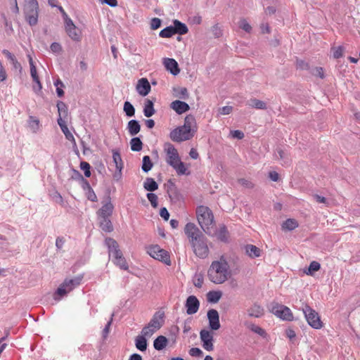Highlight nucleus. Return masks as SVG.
I'll return each instance as SVG.
<instances>
[{
	"label": "nucleus",
	"instance_id": "b1692460",
	"mask_svg": "<svg viewBox=\"0 0 360 360\" xmlns=\"http://www.w3.org/2000/svg\"><path fill=\"white\" fill-rule=\"evenodd\" d=\"M217 235L218 240L221 242L227 243L229 241V231L224 224L220 226L219 229L217 231L212 229V235Z\"/></svg>",
	"mask_w": 360,
	"mask_h": 360
},
{
	"label": "nucleus",
	"instance_id": "603ef678",
	"mask_svg": "<svg viewBox=\"0 0 360 360\" xmlns=\"http://www.w3.org/2000/svg\"><path fill=\"white\" fill-rule=\"evenodd\" d=\"M148 200L150 201L151 206L153 208H157L158 206V196L156 194L150 192L146 194Z\"/></svg>",
	"mask_w": 360,
	"mask_h": 360
},
{
	"label": "nucleus",
	"instance_id": "680f3d73",
	"mask_svg": "<svg viewBox=\"0 0 360 360\" xmlns=\"http://www.w3.org/2000/svg\"><path fill=\"white\" fill-rule=\"evenodd\" d=\"M113 316H114V314H112L110 320L108 321L107 324L105 325V328L103 330L102 333H103V338H105L108 336V333H109L110 327V326L112 324V320H113Z\"/></svg>",
	"mask_w": 360,
	"mask_h": 360
},
{
	"label": "nucleus",
	"instance_id": "f03ea898",
	"mask_svg": "<svg viewBox=\"0 0 360 360\" xmlns=\"http://www.w3.org/2000/svg\"><path fill=\"white\" fill-rule=\"evenodd\" d=\"M229 265L226 261H214L207 271L209 279L214 283L221 284L227 280Z\"/></svg>",
	"mask_w": 360,
	"mask_h": 360
},
{
	"label": "nucleus",
	"instance_id": "79ce46f5",
	"mask_svg": "<svg viewBox=\"0 0 360 360\" xmlns=\"http://www.w3.org/2000/svg\"><path fill=\"white\" fill-rule=\"evenodd\" d=\"M298 226L297 221L294 219H288L282 224V229L292 231Z\"/></svg>",
	"mask_w": 360,
	"mask_h": 360
},
{
	"label": "nucleus",
	"instance_id": "5fc2aeb1",
	"mask_svg": "<svg viewBox=\"0 0 360 360\" xmlns=\"http://www.w3.org/2000/svg\"><path fill=\"white\" fill-rule=\"evenodd\" d=\"M331 50L333 51V57L334 58L338 59V58L342 57V56H343V51H344L343 46H339L337 48L332 47Z\"/></svg>",
	"mask_w": 360,
	"mask_h": 360
},
{
	"label": "nucleus",
	"instance_id": "7ed1b4c3",
	"mask_svg": "<svg viewBox=\"0 0 360 360\" xmlns=\"http://www.w3.org/2000/svg\"><path fill=\"white\" fill-rule=\"evenodd\" d=\"M105 243L108 248L109 255L113 257L114 264L118 266L121 269L127 270L129 266L120 249L117 242L112 238H107L105 240Z\"/></svg>",
	"mask_w": 360,
	"mask_h": 360
},
{
	"label": "nucleus",
	"instance_id": "f704fd0d",
	"mask_svg": "<svg viewBox=\"0 0 360 360\" xmlns=\"http://www.w3.org/2000/svg\"><path fill=\"white\" fill-rule=\"evenodd\" d=\"M143 188L147 191L153 192L158 189V184L154 180V179L151 177H147L143 183Z\"/></svg>",
	"mask_w": 360,
	"mask_h": 360
},
{
	"label": "nucleus",
	"instance_id": "2f4dec72",
	"mask_svg": "<svg viewBox=\"0 0 360 360\" xmlns=\"http://www.w3.org/2000/svg\"><path fill=\"white\" fill-rule=\"evenodd\" d=\"M155 113L154 103L150 99H146L143 107V114L146 117H150Z\"/></svg>",
	"mask_w": 360,
	"mask_h": 360
},
{
	"label": "nucleus",
	"instance_id": "20e7f679",
	"mask_svg": "<svg viewBox=\"0 0 360 360\" xmlns=\"http://www.w3.org/2000/svg\"><path fill=\"white\" fill-rule=\"evenodd\" d=\"M165 312L159 310L156 311L148 325L145 326L142 329L143 333L147 335V337H151L155 332L162 328L165 323Z\"/></svg>",
	"mask_w": 360,
	"mask_h": 360
},
{
	"label": "nucleus",
	"instance_id": "39448f33",
	"mask_svg": "<svg viewBox=\"0 0 360 360\" xmlns=\"http://www.w3.org/2000/svg\"><path fill=\"white\" fill-rule=\"evenodd\" d=\"M269 309L273 314L283 321H290L294 319L290 308L278 302H271Z\"/></svg>",
	"mask_w": 360,
	"mask_h": 360
},
{
	"label": "nucleus",
	"instance_id": "bf43d9fd",
	"mask_svg": "<svg viewBox=\"0 0 360 360\" xmlns=\"http://www.w3.org/2000/svg\"><path fill=\"white\" fill-rule=\"evenodd\" d=\"M85 195H86V198L89 200L94 202L98 201L97 195H96V193L92 188L91 189H89L88 191H86L85 193Z\"/></svg>",
	"mask_w": 360,
	"mask_h": 360
},
{
	"label": "nucleus",
	"instance_id": "2eb2a0df",
	"mask_svg": "<svg viewBox=\"0 0 360 360\" xmlns=\"http://www.w3.org/2000/svg\"><path fill=\"white\" fill-rule=\"evenodd\" d=\"M185 129V134H189L192 138L197 131V124L195 118L193 115H188L184 119V124L181 126Z\"/></svg>",
	"mask_w": 360,
	"mask_h": 360
},
{
	"label": "nucleus",
	"instance_id": "a211bd4d",
	"mask_svg": "<svg viewBox=\"0 0 360 360\" xmlns=\"http://www.w3.org/2000/svg\"><path fill=\"white\" fill-rule=\"evenodd\" d=\"M200 307V302L195 295H190L187 297L185 303L186 313L188 315L195 314Z\"/></svg>",
	"mask_w": 360,
	"mask_h": 360
},
{
	"label": "nucleus",
	"instance_id": "6e6d98bb",
	"mask_svg": "<svg viewBox=\"0 0 360 360\" xmlns=\"http://www.w3.org/2000/svg\"><path fill=\"white\" fill-rule=\"evenodd\" d=\"M239 27L248 33H250L252 30V27L245 18H242L239 21Z\"/></svg>",
	"mask_w": 360,
	"mask_h": 360
},
{
	"label": "nucleus",
	"instance_id": "c756f323",
	"mask_svg": "<svg viewBox=\"0 0 360 360\" xmlns=\"http://www.w3.org/2000/svg\"><path fill=\"white\" fill-rule=\"evenodd\" d=\"M168 344V339L164 335L158 336L153 341V347L158 350H162Z\"/></svg>",
	"mask_w": 360,
	"mask_h": 360
},
{
	"label": "nucleus",
	"instance_id": "6e6552de",
	"mask_svg": "<svg viewBox=\"0 0 360 360\" xmlns=\"http://www.w3.org/2000/svg\"><path fill=\"white\" fill-rule=\"evenodd\" d=\"M82 278V276H78L74 278H65L58 288L56 294L60 297L65 295L68 292L72 290L80 284Z\"/></svg>",
	"mask_w": 360,
	"mask_h": 360
},
{
	"label": "nucleus",
	"instance_id": "8fccbe9b",
	"mask_svg": "<svg viewBox=\"0 0 360 360\" xmlns=\"http://www.w3.org/2000/svg\"><path fill=\"white\" fill-rule=\"evenodd\" d=\"M80 169L84 171L85 177L91 176V166L87 162L82 161L79 165Z\"/></svg>",
	"mask_w": 360,
	"mask_h": 360
},
{
	"label": "nucleus",
	"instance_id": "09e8293b",
	"mask_svg": "<svg viewBox=\"0 0 360 360\" xmlns=\"http://www.w3.org/2000/svg\"><path fill=\"white\" fill-rule=\"evenodd\" d=\"M309 72L316 77H319L321 79H323L325 77L324 70L321 67H315L313 68H310Z\"/></svg>",
	"mask_w": 360,
	"mask_h": 360
},
{
	"label": "nucleus",
	"instance_id": "a18cd8bd",
	"mask_svg": "<svg viewBox=\"0 0 360 360\" xmlns=\"http://www.w3.org/2000/svg\"><path fill=\"white\" fill-rule=\"evenodd\" d=\"M173 35H174V32L172 25L166 27L159 33V36L162 38H169Z\"/></svg>",
	"mask_w": 360,
	"mask_h": 360
},
{
	"label": "nucleus",
	"instance_id": "dca6fc26",
	"mask_svg": "<svg viewBox=\"0 0 360 360\" xmlns=\"http://www.w3.org/2000/svg\"><path fill=\"white\" fill-rule=\"evenodd\" d=\"M200 340L202 342L203 348L207 351H212L214 349L213 345V335L212 333L205 329L201 330L200 332Z\"/></svg>",
	"mask_w": 360,
	"mask_h": 360
},
{
	"label": "nucleus",
	"instance_id": "ddd939ff",
	"mask_svg": "<svg viewBox=\"0 0 360 360\" xmlns=\"http://www.w3.org/2000/svg\"><path fill=\"white\" fill-rule=\"evenodd\" d=\"M165 150L167 153V163L171 167H174L173 165L181 160L177 150L172 143H166Z\"/></svg>",
	"mask_w": 360,
	"mask_h": 360
},
{
	"label": "nucleus",
	"instance_id": "1a4fd4ad",
	"mask_svg": "<svg viewBox=\"0 0 360 360\" xmlns=\"http://www.w3.org/2000/svg\"><path fill=\"white\" fill-rule=\"evenodd\" d=\"M166 186L167 187V193L172 203L180 205L184 201V197L183 194L177 188L172 179H169Z\"/></svg>",
	"mask_w": 360,
	"mask_h": 360
},
{
	"label": "nucleus",
	"instance_id": "a19ab883",
	"mask_svg": "<svg viewBox=\"0 0 360 360\" xmlns=\"http://www.w3.org/2000/svg\"><path fill=\"white\" fill-rule=\"evenodd\" d=\"M153 167V163L151 161L150 156L145 155L142 159L141 169L143 172L148 173Z\"/></svg>",
	"mask_w": 360,
	"mask_h": 360
},
{
	"label": "nucleus",
	"instance_id": "e2e57ef3",
	"mask_svg": "<svg viewBox=\"0 0 360 360\" xmlns=\"http://www.w3.org/2000/svg\"><path fill=\"white\" fill-rule=\"evenodd\" d=\"M29 124L32 129H36L39 128V120L33 116H30Z\"/></svg>",
	"mask_w": 360,
	"mask_h": 360
},
{
	"label": "nucleus",
	"instance_id": "69168bd1",
	"mask_svg": "<svg viewBox=\"0 0 360 360\" xmlns=\"http://www.w3.org/2000/svg\"><path fill=\"white\" fill-rule=\"evenodd\" d=\"M232 110L233 107L231 105L224 106L222 108H219L218 110L219 114L223 115H229L232 112Z\"/></svg>",
	"mask_w": 360,
	"mask_h": 360
},
{
	"label": "nucleus",
	"instance_id": "6ab92c4d",
	"mask_svg": "<svg viewBox=\"0 0 360 360\" xmlns=\"http://www.w3.org/2000/svg\"><path fill=\"white\" fill-rule=\"evenodd\" d=\"M108 201L96 212L98 217H110L113 212L114 205L111 202L110 195L107 196Z\"/></svg>",
	"mask_w": 360,
	"mask_h": 360
},
{
	"label": "nucleus",
	"instance_id": "338daca9",
	"mask_svg": "<svg viewBox=\"0 0 360 360\" xmlns=\"http://www.w3.org/2000/svg\"><path fill=\"white\" fill-rule=\"evenodd\" d=\"M212 32L216 38H219L222 35V31L217 24L212 27Z\"/></svg>",
	"mask_w": 360,
	"mask_h": 360
},
{
	"label": "nucleus",
	"instance_id": "423d86ee",
	"mask_svg": "<svg viewBox=\"0 0 360 360\" xmlns=\"http://www.w3.org/2000/svg\"><path fill=\"white\" fill-rule=\"evenodd\" d=\"M147 253L153 258L159 260L166 265H171L170 255L169 252L162 249L158 245H152L146 248Z\"/></svg>",
	"mask_w": 360,
	"mask_h": 360
},
{
	"label": "nucleus",
	"instance_id": "5701e85b",
	"mask_svg": "<svg viewBox=\"0 0 360 360\" xmlns=\"http://www.w3.org/2000/svg\"><path fill=\"white\" fill-rule=\"evenodd\" d=\"M146 338H148L147 335L143 333V330L142 329L141 335L136 336L135 339V346L138 350L145 352L147 349L148 341Z\"/></svg>",
	"mask_w": 360,
	"mask_h": 360
},
{
	"label": "nucleus",
	"instance_id": "0e129e2a",
	"mask_svg": "<svg viewBox=\"0 0 360 360\" xmlns=\"http://www.w3.org/2000/svg\"><path fill=\"white\" fill-rule=\"evenodd\" d=\"M189 354H190L191 356L200 357V356H202L203 352H202V350H201L200 348H198V347H192V348L189 350Z\"/></svg>",
	"mask_w": 360,
	"mask_h": 360
},
{
	"label": "nucleus",
	"instance_id": "37998d69",
	"mask_svg": "<svg viewBox=\"0 0 360 360\" xmlns=\"http://www.w3.org/2000/svg\"><path fill=\"white\" fill-rule=\"evenodd\" d=\"M123 110L128 117H134L136 112L135 108L129 101H125L124 103Z\"/></svg>",
	"mask_w": 360,
	"mask_h": 360
},
{
	"label": "nucleus",
	"instance_id": "473e14b6",
	"mask_svg": "<svg viewBox=\"0 0 360 360\" xmlns=\"http://www.w3.org/2000/svg\"><path fill=\"white\" fill-rule=\"evenodd\" d=\"M248 105L252 108H255V109H258V110L267 109V104L266 102L259 100L255 98H250L248 101Z\"/></svg>",
	"mask_w": 360,
	"mask_h": 360
},
{
	"label": "nucleus",
	"instance_id": "58836bf2",
	"mask_svg": "<svg viewBox=\"0 0 360 360\" xmlns=\"http://www.w3.org/2000/svg\"><path fill=\"white\" fill-rule=\"evenodd\" d=\"M222 296L221 291L212 290L207 293V300L210 303H217Z\"/></svg>",
	"mask_w": 360,
	"mask_h": 360
},
{
	"label": "nucleus",
	"instance_id": "bb28decb",
	"mask_svg": "<svg viewBox=\"0 0 360 360\" xmlns=\"http://www.w3.org/2000/svg\"><path fill=\"white\" fill-rule=\"evenodd\" d=\"M264 314V308L257 303H255L248 309V314L250 317L259 318L262 316Z\"/></svg>",
	"mask_w": 360,
	"mask_h": 360
},
{
	"label": "nucleus",
	"instance_id": "49530a36",
	"mask_svg": "<svg viewBox=\"0 0 360 360\" xmlns=\"http://www.w3.org/2000/svg\"><path fill=\"white\" fill-rule=\"evenodd\" d=\"M28 58H29V64L30 66L31 77H32L33 81H37V80H38V79L39 77L37 72L36 66H35L33 59L30 55H28Z\"/></svg>",
	"mask_w": 360,
	"mask_h": 360
},
{
	"label": "nucleus",
	"instance_id": "13d9d810",
	"mask_svg": "<svg viewBox=\"0 0 360 360\" xmlns=\"http://www.w3.org/2000/svg\"><path fill=\"white\" fill-rule=\"evenodd\" d=\"M296 66H297V69H300V70H310V65L309 64L303 60H297L296 61Z\"/></svg>",
	"mask_w": 360,
	"mask_h": 360
},
{
	"label": "nucleus",
	"instance_id": "4c0bfd02",
	"mask_svg": "<svg viewBox=\"0 0 360 360\" xmlns=\"http://www.w3.org/2000/svg\"><path fill=\"white\" fill-rule=\"evenodd\" d=\"M68 35L75 41H79L81 40L82 32L80 30L75 27H72L71 29L65 30Z\"/></svg>",
	"mask_w": 360,
	"mask_h": 360
},
{
	"label": "nucleus",
	"instance_id": "e433bc0d",
	"mask_svg": "<svg viewBox=\"0 0 360 360\" xmlns=\"http://www.w3.org/2000/svg\"><path fill=\"white\" fill-rule=\"evenodd\" d=\"M112 159H113L114 163L115 164L116 169H117V170L119 171L120 176H121V171L123 168V162L122 160L120 153L118 150H113Z\"/></svg>",
	"mask_w": 360,
	"mask_h": 360
},
{
	"label": "nucleus",
	"instance_id": "c85d7f7f",
	"mask_svg": "<svg viewBox=\"0 0 360 360\" xmlns=\"http://www.w3.org/2000/svg\"><path fill=\"white\" fill-rule=\"evenodd\" d=\"M100 219L99 226L101 229L106 232L110 233L113 231V225L110 217H98Z\"/></svg>",
	"mask_w": 360,
	"mask_h": 360
},
{
	"label": "nucleus",
	"instance_id": "3c124183",
	"mask_svg": "<svg viewBox=\"0 0 360 360\" xmlns=\"http://www.w3.org/2000/svg\"><path fill=\"white\" fill-rule=\"evenodd\" d=\"M249 328L254 333L259 335L260 336L264 338L266 337V331L262 328L261 327L255 325V324H250V326H249Z\"/></svg>",
	"mask_w": 360,
	"mask_h": 360
},
{
	"label": "nucleus",
	"instance_id": "0eeeda50",
	"mask_svg": "<svg viewBox=\"0 0 360 360\" xmlns=\"http://www.w3.org/2000/svg\"><path fill=\"white\" fill-rule=\"evenodd\" d=\"M303 313L308 324L314 329H320L323 327V323L319 314L308 304L302 308Z\"/></svg>",
	"mask_w": 360,
	"mask_h": 360
},
{
	"label": "nucleus",
	"instance_id": "f3484780",
	"mask_svg": "<svg viewBox=\"0 0 360 360\" xmlns=\"http://www.w3.org/2000/svg\"><path fill=\"white\" fill-rule=\"evenodd\" d=\"M207 319L209 321V328L212 330H217L220 328L219 314L214 309H210L207 313Z\"/></svg>",
	"mask_w": 360,
	"mask_h": 360
},
{
	"label": "nucleus",
	"instance_id": "9d476101",
	"mask_svg": "<svg viewBox=\"0 0 360 360\" xmlns=\"http://www.w3.org/2000/svg\"><path fill=\"white\" fill-rule=\"evenodd\" d=\"M184 233L188 238L191 245L198 240L199 241L205 236L198 226L192 222H188L186 224L184 227Z\"/></svg>",
	"mask_w": 360,
	"mask_h": 360
},
{
	"label": "nucleus",
	"instance_id": "72a5a7b5",
	"mask_svg": "<svg viewBox=\"0 0 360 360\" xmlns=\"http://www.w3.org/2000/svg\"><path fill=\"white\" fill-rule=\"evenodd\" d=\"M245 250L246 254L251 258H256L260 256L261 250L254 245H246Z\"/></svg>",
	"mask_w": 360,
	"mask_h": 360
},
{
	"label": "nucleus",
	"instance_id": "864d4df0",
	"mask_svg": "<svg viewBox=\"0 0 360 360\" xmlns=\"http://www.w3.org/2000/svg\"><path fill=\"white\" fill-rule=\"evenodd\" d=\"M63 133L64 134L66 139H68V141H71L72 143H75V139L72 135V134L69 131L67 125L66 126H63V127L60 128Z\"/></svg>",
	"mask_w": 360,
	"mask_h": 360
},
{
	"label": "nucleus",
	"instance_id": "f257e3e1",
	"mask_svg": "<svg viewBox=\"0 0 360 360\" xmlns=\"http://www.w3.org/2000/svg\"><path fill=\"white\" fill-rule=\"evenodd\" d=\"M196 216L198 224L203 231L209 236L212 235L214 221L212 210L207 206H198L196 208Z\"/></svg>",
	"mask_w": 360,
	"mask_h": 360
},
{
	"label": "nucleus",
	"instance_id": "052dcab7",
	"mask_svg": "<svg viewBox=\"0 0 360 360\" xmlns=\"http://www.w3.org/2000/svg\"><path fill=\"white\" fill-rule=\"evenodd\" d=\"M162 20L158 18H153L150 21V29L153 30H157L161 27Z\"/></svg>",
	"mask_w": 360,
	"mask_h": 360
},
{
	"label": "nucleus",
	"instance_id": "9b49d317",
	"mask_svg": "<svg viewBox=\"0 0 360 360\" xmlns=\"http://www.w3.org/2000/svg\"><path fill=\"white\" fill-rule=\"evenodd\" d=\"M194 254L199 258L205 259L208 257L210 250L207 245V240L205 236L199 241L191 245Z\"/></svg>",
	"mask_w": 360,
	"mask_h": 360
},
{
	"label": "nucleus",
	"instance_id": "cd10ccee",
	"mask_svg": "<svg viewBox=\"0 0 360 360\" xmlns=\"http://www.w3.org/2000/svg\"><path fill=\"white\" fill-rule=\"evenodd\" d=\"M127 130L131 136H136L141 131V124L136 120H131L127 123Z\"/></svg>",
	"mask_w": 360,
	"mask_h": 360
},
{
	"label": "nucleus",
	"instance_id": "412c9836",
	"mask_svg": "<svg viewBox=\"0 0 360 360\" xmlns=\"http://www.w3.org/2000/svg\"><path fill=\"white\" fill-rule=\"evenodd\" d=\"M165 69L173 75H177L180 72L178 63L174 58H165L163 60Z\"/></svg>",
	"mask_w": 360,
	"mask_h": 360
},
{
	"label": "nucleus",
	"instance_id": "4d7b16f0",
	"mask_svg": "<svg viewBox=\"0 0 360 360\" xmlns=\"http://www.w3.org/2000/svg\"><path fill=\"white\" fill-rule=\"evenodd\" d=\"M203 274L201 273L196 274L194 277L193 284L195 287L200 288L203 284Z\"/></svg>",
	"mask_w": 360,
	"mask_h": 360
},
{
	"label": "nucleus",
	"instance_id": "aec40b11",
	"mask_svg": "<svg viewBox=\"0 0 360 360\" xmlns=\"http://www.w3.org/2000/svg\"><path fill=\"white\" fill-rule=\"evenodd\" d=\"M136 89L139 95L142 96H147L151 89V86L148 79L143 77L139 79Z\"/></svg>",
	"mask_w": 360,
	"mask_h": 360
},
{
	"label": "nucleus",
	"instance_id": "c03bdc74",
	"mask_svg": "<svg viewBox=\"0 0 360 360\" xmlns=\"http://www.w3.org/2000/svg\"><path fill=\"white\" fill-rule=\"evenodd\" d=\"M56 105L58 108V112L59 115H60V117H63L64 118H66L68 115V109L67 105L64 102H63L61 101H58L57 102Z\"/></svg>",
	"mask_w": 360,
	"mask_h": 360
},
{
	"label": "nucleus",
	"instance_id": "4be33fe9",
	"mask_svg": "<svg viewBox=\"0 0 360 360\" xmlns=\"http://www.w3.org/2000/svg\"><path fill=\"white\" fill-rule=\"evenodd\" d=\"M170 108L178 115H181L190 110L189 105L182 101L175 100L170 103Z\"/></svg>",
	"mask_w": 360,
	"mask_h": 360
},
{
	"label": "nucleus",
	"instance_id": "ea45409f",
	"mask_svg": "<svg viewBox=\"0 0 360 360\" xmlns=\"http://www.w3.org/2000/svg\"><path fill=\"white\" fill-rule=\"evenodd\" d=\"M173 165H174V167H172L179 175H189L191 174L189 171L187 172L184 163L181 160L175 162Z\"/></svg>",
	"mask_w": 360,
	"mask_h": 360
},
{
	"label": "nucleus",
	"instance_id": "7c9ffc66",
	"mask_svg": "<svg viewBox=\"0 0 360 360\" xmlns=\"http://www.w3.org/2000/svg\"><path fill=\"white\" fill-rule=\"evenodd\" d=\"M173 95L174 97L180 99L186 100L189 98V94L186 87L176 86L173 87Z\"/></svg>",
	"mask_w": 360,
	"mask_h": 360
},
{
	"label": "nucleus",
	"instance_id": "de8ad7c7",
	"mask_svg": "<svg viewBox=\"0 0 360 360\" xmlns=\"http://www.w3.org/2000/svg\"><path fill=\"white\" fill-rule=\"evenodd\" d=\"M321 269V264L316 261H312L307 270L304 272L309 276H312L315 271H319Z\"/></svg>",
	"mask_w": 360,
	"mask_h": 360
},
{
	"label": "nucleus",
	"instance_id": "774afa93",
	"mask_svg": "<svg viewBox=\"0 0 360 360\" xmlns=\"http://www.w3.org/2000/svg\"><path fill=\"white\" fill-rule=\"evenodd\" d=\"M50 49L53 53H59L62 51V46L58 42H53L51 44Z\"/></svg>",
	"mask_w": 360,
	"mask_h": 360
},
{
	"label": "nucleus",
	"instance_id": "a878e982",
	"mask_svg": "<svg viewBox=\"0 0 360 360\" xmlns=\"http://www.w3.org/2000/svg\"><path fill=\"white\" fill-rule=\"evenodd\" d=\"M173 29L175 34H178L179 35H184L188 32V28L187 25L179 21V20H173Z\"/></svg>",
	"mask_w": 360,
	"mask_h": 360
},
{
	"label": "nucleus",
	"instance_id": "c9c22d12",
	"mask_svg": "<svg viewBox=\"0 0 360 360\" xmlns=\"http://www.w3.org/2000/svg\"><path fill=\"white\" fill-rule=\"evenodd\" d=\"M143 142L140 137L135 136L130 140V148L132 151L139 152L143 148Z\"/></svg>",
	"mask_w": 360,
	"mask_h": 360
},
{
	"label": "nucleus",
	"instance_id": "f8f14e48",
	"mask_svg": "<svg viewBox=\"0 0 360 360\" xmlns=\"http://www.w3.org/2000/svg\"><path fill=\"white\" fill-rule=\"evenodd\" d=\"M24 15L26 22L30 26H35L38 23L39 6H24Z\"/></svg>",
	"mask_w": 360,
	"mask_h": 360
},
{
	"label": "nucleus",
	"instance_id": "393cba45",
	"mask_svg": "<svg viewBox=\"0 0 360 360\" xmlns=\"http://www.w3.org/2000/svg\"><path fill=\"white\" fill-rule=\"evenodd\" d=\"M2 53L10 60V62L13 65V68L15 70H18L19 71V73L21 74L22 71V68L21 66V64L18 61L16 57L7 49H4L2 51Z\"/></svg>",
	"mask_w": 360,
	"mask_h": 360
},
{
	"label": "nucleus",
	"instance_id": "4468645a",
	"mask_svg": "<svg viewBox=\"0 0 360 360\" xmlns=\"http://www.w3.org/2000/svg\"><path fill=\"white\" fill-rule=\"evenodd\" d=\"M185 133V129L179 126L170 131L169 138L172 141L178 143L192 139L189 134H186Z\"/></svg>",
	"mask_w": 360,
	"mask_h": 360
}]
</instances>
